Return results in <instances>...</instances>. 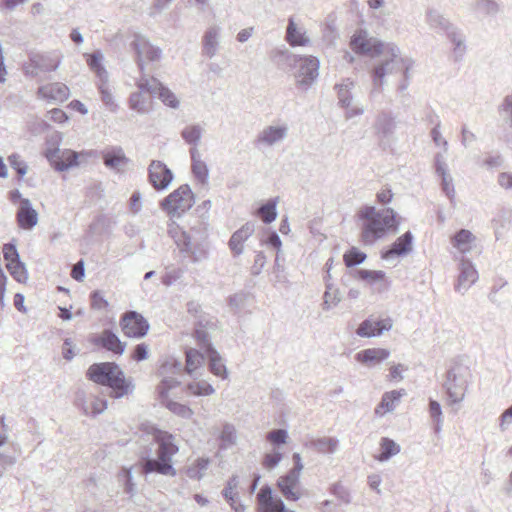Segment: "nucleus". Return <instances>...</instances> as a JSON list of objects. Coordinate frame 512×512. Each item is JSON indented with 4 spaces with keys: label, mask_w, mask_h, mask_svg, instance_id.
I'll use <instances>...</instances> for the list:
<instances>
[{
    "label": "nucleus",
    "mask_w": 512,
    "mask_h": 512,
    "mask_svg": "<svg viewBox=\"0 0 512 512\" xmlns=\"http://www.w3.org/2000/svg\"><path fill=\"white\" fill-rule=\"evenodd\" d=\"M351 48L360 54H367L371 57L382 55L384 59L372 70L373 88L370 97L374 98L382 91L385 84V77L398 71L408 77V72L414 66V60L401 54L400 48L392 42L385 43L375 37H369L366 31L355 33L351 39Z\"/></svg>",
    "instance_id": "1"
},
{
    "label": "nucleus",
    "mask_w": 512,
    "mask_h": 512,
    "mask_svg": "<svg viewBox=\"0 0 512 512\" xmlns=\"http://www.w3.org/2000/svg\"><path fill=\"white\" fill-rule=\"evenodd\" d=\"M359 218L364 220L361 239L366 245L374 244L389 231L398 230L396 212L392 208L377 209L374 206H365L360 210Z\"/></svg>",
    "instance_id": "2"
},
{
    "label": "nucleus",
    "mask_w": 512,
    "mask_h": 512,
    "mask_svg": "<svg viewBox=\"0 0 512 512\" xmlns=\"http://www.w3.org/2000/svg\"><path fill=\"white\" fill-rule=\"evenodd\" d=\"M87 375L93 382L108 386L110 396L119 399L133 393L135 385L132 378L125 377L121 368L113 362L93 364L89 367Z\"/></svg>",
    "instance_id": "3"
},
{
    "label": "nucleus",
    "mask_w": 512,
    "mask_h": 512,
    "mask_svg": "<svg viewBox=\"0 0 512 512\" xmlns=\"http://www.w3.org/2000/svg\"><path fill=\"white\" fill-rule=\"evenodd\" d=\"M155 441L158 444L156 458H146L138 464L142 474L157 473L164 476L176 475V469L173 467L172 458L179 451L175 443V437L165 431H158L155 434Z\"/></svg>",
    "instance_id": "4"
},
{
    "label": "nucleus",
    "mask_w": 512,
    "mask_h": 512,
    "mask_svg": "<svg viewBox=\"0 0 512 512\" xmlns=\"http://www.w3.org/2000/svg\"><path fill=\"white\" fill-rule=\"evenodd\" d=\"M275 57H279L287 62L289 66L298 64V70L295 74L296 83L304 90H308L319 76V59L315 56H297L283 47L277 49Z\"/></svg>",
    "instance_id": "5"
},
{
    "label": "nucleus",
    "mask_w": 512,
    "mask_h": 512,
    "mask_svg": "<svg viewBox=\"0 0 512 512\" xmlns=\"http://www.w3.org/2000/svg\"><path fill=\"white\" fill-rule=\"evenodd\" d=\"M169 235L174 239L175 244L181 252L187 253L192 262L198 263L208 257V250L204 244L205 233L197 231L195 235L181 230L174 222L169 224Z\"/></svg>",
    "instance_id": "6"
},
{
    "label": "nucleus",
    "mask_w": 512,
    "mask_h": 512,
    "mask_svg": "<svg viewBox=\"0 0 512 512\" xmlns=\"http://www.w3.org/2000/svg\"><path fill=\"white\" fill-rule=\"evenodd\" d=\"M195 203L194 193L188 184L179 186L176 190L165 197L160 207L167 215L173 218L183 216Z\"/></svg>",
    "instance_id": "7"
},
{
    "label": "nucleus",
    "mask_w": 512,
    "mask_h": 512,
    "mask_svg": "<svg viewBox=\"0 0 512 512\" xmlns=\"http://www.w3.org/2000/svg\"><path fill=\"white\" fill-rule=\"evenodd\" d=\"M469 378L470 372L466 366L457 364L448 370L444 388L450 404H457L464 400Z\"/></svg>",
    "instance_id": "8"
},
{
    "label": "nucleus",
    "mask_w": 512,
    "mask_h": 512,
    "mask_svg": "<svg viewBox=\"0 0 512 512\" xmlns=\"http://www.w3.org/2000/svg\"><path fill=\"white\" fill-rule=\"evenodd\" d=\"M182 363L176 358L170 357L165 360L159 369L160 375L163 377L158 392L161 396H165L168 391L180 384L178 376L182 372Z\"/></svg>",
    "instance_id": "9"
},
{
    "label": "nucleus",
    "mask_w": 512,
    "mask_h": 512,
    "mask_svg": "<svg viewBox=\"0 0 512 512\" xmlns=\"http://www.w3.org/2000/svg\"><path fill=\"white\" fill-rule=\"evenodd\" d=\"M131 47L136 54V62L141 73L145 70L146 61H158L161 57V50L153 46L144 36L135 35Z\"/></svg>",
    "instance_id": "10"
},
{
    "label": "nucleus",
    "mask_w": 512,
    "mask_h": 512,
    "mask_svg": "<svg viewBox=\"0 0 512 512\" xmlns=\"http://www.w3.org/2000/svg\"><path fill=\"white\" fill-rule=\"evenodd\" d=\"M120 325L124 335L130 338H142L150 328L148 321L136 311H128L123 314Z\"/></svg>",
    "instance_id": "11"
},
{
    "label": "nucleus",
    "mask_w": 512,
    "mask_h": 512,
    "mask_svg": "<svg viewBox=\"0 0 512 512\" xmlns=\"http://www.w3.org/2000/svg\"><path fill=\"white\" fill-rule=\"evenodd\" d=\"M223 29L218 24L209 25L203 32L201 37V54L202 56L212 59L222 47Z\"/></svg>",
    "instance_id": "12"
},
{
    "label": "nucleus",
    "mask_w": 512,
    "mask_h": 512,
    "mask_svg": "<svg viewBox=\"0 0 512 512\" xmlns=\"http://www.w3.org/2000/svg\"><path fill=\"white\" fill-rule=\"evenodd\" d=\"M288 135V126L269 125L264 127L255 139V145L258 148H270L283 142Z\"/></svg>",
    "instance_id": "13"
},
{
    "label": "nucleus",
    "mask_w": 512,
    "mask_h": 512,
    "mask_svg": "<svg viewBox=\"0 0 512 512\" xmlns=\"http://www.w3.org/2000/svg\"><path fill=\"white\" fill-rule=\"evenodd\" d=\"M45 155L57 171H66L78 165V154L70 149L48 148Z\"/></svg>",
    "instance_id": "14"
},
{
    "label": "nucleus",
    "mask_w": 512,
    "mask_h": 512,
    "mask_svg": "<svg viewBox=\"0 0 512 512\" xmlns=\"http://www.w3.org/2000/svg\"><path fill=\"white\" fill-rule=\"evenodd\" d=\"M478 280L475 265L464 256L459 259V275L455 290L464 294Z\"/></svg>",
    "instance_id": "15"
},
{
    "label": "nucleus",
    "mask_w": 512,
    "mask_h": 512,
    "mask_svg": "<svg viewBox=\"0 0 512 512\" xmlns=\"http://www.w3.org/2000/svg\"><path fill=\"white\" fill-rule=\"evenodd\" d=\"M148 171L149 181L156 190L166 189L173 180L172 171L161 161H152Z\"/></svg>",
    "instance_id": "16"
},
{
    "label": "nucleus",
    "mask_w": 512,
    "mask_h": 512,
    "mask_svg": "<svg viewBox=\"0 0 512 512\" xmlns=\"http://www.w3.org/2000/svg\"><path fill=\"white\" fill-rule=\"evenodd\" d=\"M217 327V321L214 317L210 315H200L199 320H197L195 327V338L199 342V345L208 351L209 346H212L210 343V335L209 332L215 330Z\"/></svg>",
    "instance_id": "17"
},
{
    "label": "nucleus",
    "mask_w": 512,
    "mask_h": 512,
    "mask_svg": "<svg viewBox=\"0 0 512 512\" xmlns=\"http://www.w3.org/2000/svg\"><path fill=\"white\" fill-rule=\"evenodd\" d=\"M392 328L390 319L377 320L368 318L364 320L356 330V334L363 338H371L381 335Z\"/></svg>",
    "instance_id": "18"
},
{
    "label": "nucleus",
    "mask_w": 512,
    "mask_h": 512,
    "mask_svg": "<svg viewBox=\"0 0 512 512\" xmlns=\"http://www.w3.org/2000/svg\"><path fill=\"white\" fill-rule=\"evenodd\" d=\"M30 62L34 69L31 71V74L37 75L39 72H50L56 70L60 65V56L55 52L33 54L30 57Z\"/></svg>",
    "instance_id": "19"
},
{
    "label": "nucleus",
    "mask_w": 512,
    "mask_h": 512,
    "mask_svg": "<svg viewBox=\"0 0 512 512\" xmlns=\"http://www.w3.org/2000/svg\"><path fill=\"white\" fill-rule=\"evenodd\" d=\"M299 478L300 474L297 471L290 470L286 475L278 479L277 485L287 500L297 501L300 498V493L297 491Z\"/></svg>",
    "instance_id": "20"
},
{
    "label": "nucleus",
    "mask_w": 512,
    "mask_h": 512,
    "mask_svg": "<svg viewBox=\"0 0 512 512\" xmlns=\"http://www.w3.org/2000/svg\"><path fill=\"white\" fill-rule=\"evenodd\" d=\"M16 216L19 226L24 230H31L38 223V213L27 198L21 199Z\"/></svg>",
    "instance_id": "21"
},
{
    "label": "nucleus",
    "mask_w": 512,
    "mask_h": 512,
    "mask_svg": "<svg viewBox=\"0 0 512 512\" xmlns=\"http://www.w3.org/2000/svg\"><path fill=\"white\" fill-rule=\"evenodd\" d=\"M390 356V351L384 348H367L356 353L357 362L371 368L379 365Z\"/></svg>",
    "instance_id": "22"
},
{
    "label": "nucleus",
    "mask_w": 512,
    "mask_h": 512,
    "mask_svg": "<svg viewBox=\"0 0 512 512\" xmlns=\"http://www.w3.org/2000/svg\"><path fill=\"white\" fill-rule=\"evenodd\" d=\"M396 127L395 116L389 111H381L373 125L375 133L382 139L390 137L395 132Z\"/></svg>",
    "instance_id": "23"
},
{
    "label": "nucleus",
    "mask_w": 512,
    "mask_h": 512,
    "mask_svg": "<svg viewBox=\"0 0 512 512\" xmlns=\"http://www.w3.org/2000/svg\"><path fill=\"white\" fill-rule=\"evenodd\" d=\"M413 235L410 231L398 237L391 247L383 252L382 258L389 260L395 256H404L412 250Z\"/></svg>",
    "instance_id": "24"
},
{
    "label": "nucleus",
    "mask_w": 512,
    "mask_h": 512,
    "mask_svg": "<svg viewBox=\"0 0 512 512\" xmlns=\"http://www.w3.org/2000/svg\"><path fill=\"white\" fill-rule=\"evenodd\" d=\"M255 231V225L252 222L245 223L240 229L235 231L230 240H229V248L232 250L235 256H239L244 251L243 244L245 241L252 236Z\"/></svg>",
    "instance_id": "25"
},
{
    "label": "nucleus",
    "mask_w": 512,
    "mask_h": 512,
    "mask_svg": "<svg viewBox=\"0 0 512 512\" xmlns=\"http://www.w3.org/2000/svg\"><path fill=\"white\" fill-rule=\"evenodd\" d=\"M38 95L49 101H59L63 102L68 99L70 95L69 88L60 82L50 83L44 86H41L38 89Z\"/></svg>",
    "instance_id": "26"
},
{
    "label": "nucleus",
    "mask_w": 512,
    "mask_h": 512,
    "mask_svg": "<svg viewBox=\"0 0 512 512\" xmlns=\"http://www.w3.org/2000/svg\"><path fill=\"white\" fill-rule=\"evenodd\" d=\"M404 395H406V391L404 389L385 392L382 395L380 403L375 408V414L382 417L386 413L393 412L400 403L401 397Z\"/></svg>",
    "instance_id": "27"
},
{
    "label": "nucleus",
    "mask_w": 512,
    "mask_h": 512,
    "mask_svg": "<svg viewBox=\"0 0 512 512\" xmlns=\"http://www.w3.org/2000/svg\"><path fill=\"white\" fill-rule=\"evenodd\" d=\"M285 38L293 47L308 46L310 44V38L307 36L306 30L302 27H298L292 17L288 20Z\"/></svg>",
    "instance_id": "28"
},
{
    "label": "nucleus",
    "mask_w": 512,
    "mask_h": 512,
    "mask_svg": "<svg viewBox=\"0 0 512 512\" xmlns=\"http://www.w3.org/2000/svg\"><path fill=\"white\" fill-rule=\"evenodd\" d=\"M191 156V170L195 178L202 185L208 184L209 169L207 164L201 159L200 153L197 148L192 147L190 149Z\"/></svg>",
    "instance_id": "29"
},
{
    "label": "nucleus",
    "mask_w": 512,
    "mask_h": 512,
    "mask_svg": "<svg viewBox=\"0 0 512 512\" xmlns=\"http://www.w3.org/2000/svg\"><path fill=\"white\" fill-rule=\"evenodd\" d=\"M95 344L101 345L105 349L118 355H122L126 347L125 343L121 342L115 333L107 329L101 333L99 338L95 341Z\"/></svg>",
    "instance_id": "30"
},
{
    "label": "nucleus",
    "mask_w": 512,
    "mask_h": 512,
    "mask_svg": "<svg viewBox=\"0 0 512 512\" xmlns=\"http://www.w3.org/2000/svg\"><path fill=\"white\" fill-rule=\"evenodd\" d=\"M103 161L106 167L120 171L128 163L124 151L121 147H114L103 155Z\"/></svg>",
    "instance_id": "31"
},
{
    "label": "nucleus",
    "mask_w": 512,
    "mask_h": 512,
    "mask_svg": "<svg viewBox=\"0 0 512 512\" xmlns=\"http://www.w3.org/2000/svg\"><path fill=\"white\" fill-rule=\"evenodd\" d=\"M358 276L370 284H378L377 290L379 292L386 291L390 286V281L387 280L385 272L381 270L361 269L358 271Z\"/></svg>",
    "instance_id": "32"
},
{
    "label": "nucleus",
    "mask_w": 512,
    "mask_h": 512,
    "mask_svg": "<svg viewBox=\"0 0 512 512\" xmlns=\"http://www.w3.org/2000/svg\"><path fill=\"white\" fill-rule=\"evenodd\" d=\"M475 236L472 234L471 231L466 229H461L458 231L455 236L453 237L452 243L453 246L461 253V254H467L471 252L474 243H475Z\"/></svg>",
    "instance_id": "33"
},
{
    "label": "nucleus",
    "mask_w": 512,
    "mask_h": 512,
    "mask_svg": "<svg viewBox=\"0 0 512 512\" xmlns=\"http://www.w3.org/2000/svg\"><path fill=\"white\" fill-rule=\"evenodd\" d=\"M205 352L209 359V370L211 373L222 379H226L228 377L227 368L217 350H215L213 346H209L208 351Z\"/></svg>",
    "instance_id": "34"
},
{
    "label": "nucleus",
    "mask_w": 512,
    "mask_h": 512,
    "mask_svg": "<svg viewBox=\"0 0 512 512\" xmlns=\"http://www.w3.org/2000/svg\"><path fill=\"white\" fill-rule=\"evenodd\" d=\"M426 22L430 28L437 32L449 33L455 26L449 22L441 13L436 10H429L426 14Z\"/></svg>",
    "instance_id": "35"
},
{
    "label": "nucleus",
    "mask_w": 512,
    "mask_h": 512,
    "mask_svg": "<svg viewBox=\"0 0 512 512\" xmlns=\"http://www.w3.org/2000/svg\"><path fill=\"white\" fill-rule=\"evenodd\" d=\"M87 57V64L89 68L96 74L99 81H108L109 80V74L105 67L103 66V53L99 50L93 52L92 54H86Z\"/></svg>",
    "instance_id": "36"
},
{
    "label": "nucleus",
    "mask_w": 512,
    "mask_h": 512,
    "mask_svg": "<svg viewBox=\"0 0 512 512\" xmlns=\"http://www.w3.org/2000/svg\"><path fill=\"white\" fill-rule=\"evenodd\" d=\"M354 86L355 83L349 78L344 79L341 83L335 85L338 95V103L341 107L348 108L352 104L353 96L351 91Z\"/></svg>",
    "instance_id": "37"
},
{
    "label": "nucleus",
    "mask_w": 512,
    "mask_h": 512,
    "mask_svg": "<svg viewBox=\"0 0 512 512\" xmlns=\"http://www.w3.org/2000/svg\"><path fill=\"white\" fill-rule=\"evenodd\" d=\"M342 300L341 292L333 284L327 283L323 294V303L321 304L323 311H330L336 307Z\"/></svg>",
    "instance_id": "38"
},
{
    "label": "nucleus",
    "mask_w": 512,
    "mask_h": 512,
    "mask_svg": "<svg viewBox=\"0 0 512 512\" xmlns=\"http://www.w3.org/2000/svg\"><path fill=\"white\" fill-rule=\"evenodd\" d=\"M306 445L310 448L315 449L319 453L331 454L337 450L338 440L332 437H322L312 439Z\"/></svg>",
    "instance_id": "39"
},
{
    "label": "nucleus",
    "mask_w": 512,
    "mask_h": 512,
    "mask_svg": "<svg viewBox=\"0 0 512 512\" xmlns=\"http://www.w3.org/2000/svg\"><path fill=\"white\" fill-rule=\"evenodd\" d=\"M238 484V477L234 475L227 481L226 487L222 491L223 497L227 500V502H229L231 508L235 512H239L240 508H242V505L238 504L236 501L237 493L235 492V490L237 489Z\"/></svg>",
    "instance_id": "40"
},
{
    "label": "nucleus",
    "mask_w": 512,
    "mask_h": 512,
    "mask_svg": "<svg viewBox=\"0 0 512 512\" xmlns=\"http://www.w3.org/2000/svg\"><path fill=\"white\" fill-rule=\"evenodd\" d=\"M381 453L376 457L380 462H386L400 452V446L392 439L383 437L380 441Z\"/></svg>",
    "instance_id": "41"
},
{
    "label": "nucleus",
    "mask_w": 512,
    "mask_h": 512,
    "mask_svg": "<svg viewBox=\"0 0 512 512\" xmlns=\"http://www.w3.org/2000/svg\"><path fill=\"white\" fill-rule=\"evenodd\" d=\"M129 107L138 114H148L150 112L149 98L141 92H133L129 97Z\"/></svg>",
    "instance_id": "42"
},
{
    "label": "nucleus",
    "mask_w": 512,
    "mask_h": 512,
    "mask_svg": "<svg viewBox=\"0 0 512 512\" xmlns=\"http://www.w3.org/2000/svg\"><path fill=\"white\" fill-rule=\"evenodd\" d=\"M203 132L204 129L198 124L188 125L182 130L181 136L187 144L194 145L196 148L201 140Z\"/></svg>",
    "instance_id": "43"
},
{
    "label": "nucleus",
    "mask_w": 512,
    "mask_h": 512,
    "mask_svg": "<svg viewBox=\"0 0 512 512\" xmlns=\"http://www.w3.org/2000/svg\"><path fill=\"white\" fill-rule=\"evenodd\" d=\"M446 35L454 45V54L456 58H461L466 50L464 35L457 27L449 30V33Z\"/></svg>",
    "instance_id": "44"
},
{
    "label": "nucleus",
    "mask_w": 512,
    "mask_h": 512,
    "mask_svg": "<svg viewBox=\"0 0 512 512\" xmlns=\"http://www.w3.org/2000/svg\"><path fill=\"white\" fill-rule=\"evenodd\" d=\"M161 82H159L156 78L151 77L148 78L144 72L142 73V76L137 80L136 86L139 89L138 92H141L143 94L148 93L152 96H156L157 90L160 86Z\"/></svg>",
    "instance_id": "45"
},
{
    "label": "nucleus",
    "mask_w": 512,
    "mask_h": 512,
    "mask_svg": "<svg viewBox=\"0 0 512 512\" xmlns=\"http://www.w3.org/2000/svg\"><path fill=\"white\" fill-rule=\"evenodd\" d=\"M204 362V355L196 349L186 351V367L185 370L192 375Z\"/></svg>",
    "instance_id": "46"
},
{
    "label": "nucleus",
    "mask_w": 512,
    "mask_h": 512,
    "mask_svg": "<svg viewBox=\"0 0 512 512\" xmlns=\"http://www.w3.org/2000/svg\"><path fill=\"white\" fill-rule=\"evenodd\" d=\"M187 391L195 396H208L214 394L215 389L207 381L201 380L189 383Z\"/></svg>",
    "instance_id": "47"
},
{
    "label": "nucleus",
    "mask_w": 512,
    "mask_h": 512,
    "mask_svg": "<svg viewBox=\"0 0 512 512\" xmlns=\"http://www.w3.org/2000/svg\"><path fill=\"white\" fill-rule=\"evenodd\" d=\"M474 9L486 16H495L500 11V5L495 0H477Z\"/></svg>",
    "instance_id": "48"
},
{
    "label": "nucleus",
    "mask_w": 512,
    "mask_h": 512,
    "mask_svg": "<svg viewBox=\"0 0 512 512\" xmlns=\"http://www.w3.org/2000/svg\"><path fill=\"white\" fill-rule=\"evenodd\" d=\"M220 448L227 449L236 443V430L232 424L226 423L220 434Z\"/></svg>",
    "instance_id": "49"
},
{
    "label": "nucleus",
    "mask_w": 512,
    "mask_h": 512,
    "mask_svg": "<svg viewBox=\"0 0 512 512\" xmlns=\"http://www.w3.org/2000/svg\"><path fill=\"white\" fill-rule=\"evenodd\" d=\"M108 81L100 80L98 83V89L101 94V100L109 108L110 111H116L118 105L115 103L112 92L109 88Z\"/></svg>",
    "instance_id": "50"
},
{
    "label": "nucleus",
    "mask_w": 512,
    "mask_h": 512,
    "mask_svg": "<svg viewBox=\"0 0 512 512\" xmlns=\"http://www.w3.org/2000/svg\"><path fill=\"white\" fill-rule=\"evenodd\" d=\"M257 213L264 223L269 224L273 222L277 217L276 201L270 200L266 204H263L259 207Z\"/></svg>",
    "instance_id": "51"
},
{
    "label": "nucleus",
    "mask_w": 512,
    "mask_h": 512,
    "mask_svg": "<svg viewBox=\"0 0 512 512\" xmlns=\"http://www.w3.org/2000/svg\"><path fill=\"white\" fill-rule=\"evenodd\" d=\"M156 96L167 106L177 109L180 105V102L176 95L167 87L163 86L161 83Z\"/></svg>",
    "instance_id": "52"
},
{
    "label": "nucleus",
    "mask_w": 512,
    "mask_h": 512,
    "mask_svg": "<svg viewBox=\"0 0 512 512\" xmlns=\"http://www.w3.org/2000/svg\"><path fill=\"white\" fill-rule=\"evenodd\" d=\"M133 467L123 468L118 475L119 482L123 483L124 490L130 496L136 494V484L133 482Z\"/></svg>",
    "instance_id": "53"
},
{
    "label": "nucleus",
    "mask_w": 512,
    "mask_h": 512,
    "mask_svg": "<svg viewBox=\"0 0 512 512\" xmlns=\"http://www.w3.org/2000/svg\"><path fill=\"white\" fill-rule=\"evenodd\" d=\"M7 269L12 277L19 283H25L28 279L26 266L20 260L17 262L7 263Z\"/></svg>",
    "instance_id": "54"
},
{
    "label": "nucleus",
    "mask_w": 512,
    "mask_h": 512,
    "mask_svg": "<svg viewBox=\"0 0 512 512\" xmlns=\"http://www.w3.org/2000/svg\"><path fill=\"white\" fill-rule=\"evenodd\" d=\"M366 259V254L361 252L356 247H352L344 254V262L347 267H353L363 263Z\"/></svg>",
    "instance_id": "55"
},
{
    "label": "nucleus",
    "mask_w": 512,
    "mask_h": 512,
    "mask_svg": "<svg viewBox=\"0 0 512 512\" xmlns=\"http://www.w3.org/2000/svg\"><path fill=\"white\" fill-rule=\"evenodd\" d=\"M441 177V187L442 191L445 193V195L449 198L450 202L454 205L455 204V188L453 184V178L449 173L445 175H440Z\"/></svg>",
    "instance_id": "56"
},
{
    "label": "nucleus",
    "mask_w": 512,
    "mask_h": 512,
    "mask_svg": "<svg viewBox=\"0 0 512 512\" xmlns=\"http://www.w3.org/2000/svg\"><path fill=\"white\" fill-rule=\"evenodd\" d=\"M499 113L503 120L512 128V95H508L504 98L499 106Z\"/></svg>",
    "instance_id": "57"
},
{
    "label": "nucleus",
    "mask_w": 512,
    "mask_h": 512,
    "mask_svg": "<svg viewBox=\"0 0 512 512\" xmlns=\"http://www.w3.org/2000/svg\"><path fill=\"white\" fill-rule=\"evenodd\" d=\"M166 406L172 413L180 417L188 419L193 415V411L184 404L175 401H169Z\"/></svg>",
    "instance_id": "58"
},
{
    "label": "nucleus",
    "mask_w": 512,
    "mask_h": 512,
    "mask_svg": "<svg viewBox=\"0 0 512 512\" xmlns=\"http://www.w3.org/2000/svg\"><path fill=\"white\" fill-rule=\"evenodd\" d=\"M10 166L20 175L24 176L28 171V166L25 161L22 160L19 154H11L8 157Z\"/></svg>",
    "instance_id": "59"
},
{
    "label": "nucleus",
    "mask_w": 512,
    "mask_h": 512,
    "mask_svg": "<svg viewBox=\"0 0 512 512\" xmlns=\"http://www.w3.org/2000/svg\"><path fill=\"white\" fill-rule=\"evenodd\" d=\"M267 440L274 445L285 444L288 438V433L284 429H275L270 431L267 436Z\"/></svg>",
    "instance_id": "60"
},
{
    "label": "nucleus",
    "mask_w": 512,
    "mask_h": 512,
    "mask_svg": "<svg viewBox=\"0 0 512 512\" xmlns=\"http://www.w3.org/2000/svg\"><path fill=\"white\" fill-rule=\"evenodd\" d=\"M282 458L283 455L280 452L267 453L263 458L262 465L264 468L271 470L281 462Z\"/></svg>",
    "instance_id": "61"
},
{
    "label": "nucleus",
    "mask_w": 512,
    "mask_h": 512,
    "mask_svg": "<svg viewBox=\"0 0 512 512\" xmlns=\"http://www.w3.org/2000/svg\"><path fill=\"white\" fill-rule=\"evenodd\" d=\"M3 256L7 263L17 262L20 260L19 253L14 243H7L4 245Z\"/></svg>",
    "instance_id": "62"
},
{
    "label": "nucleus",
    "mask_w": 512,
    "mask_h": 512,
    "mask_svg": "<svg viewBox=\"0 0 512 512\" xmlns=\"http://www.w3.org/2000/svg\"><path fill=\"white\" fill-rule=\"evenodd\" d=\"M434 166H435V172L438 176L445 175V174L449 173L444 153H437L435 155Z\"/></svg>",
    "instance_id": "63"
},
{
    "label": "nucleus",
    "mask_w": 512,
    "mask_h": 512,
    "mask_svg": "<svg viewBox=\"0 0 512 512\" xmlns=\"http://www.w3.org/2000/svg\"><path fill=\"white\" fill-rule=\"evenodd\" d=\"M503 162L504 160L501 154H489L483 161V166L486 167L487 169H493L502 166Z\"/></svg>",
    "instance_id": "64"
}]
</instances>
